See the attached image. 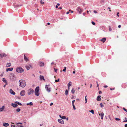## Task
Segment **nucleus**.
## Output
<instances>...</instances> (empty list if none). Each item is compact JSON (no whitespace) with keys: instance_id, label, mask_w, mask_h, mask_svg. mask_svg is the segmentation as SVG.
I'll return each mask as SVG.
<instances>
[{"instance_id":"obj_54","label":"nucleus","mask_w":127,"mask_h":127,"mask_svg":"<svg viewBox=\"0 0 127 127\" xmlns=\"http://www.w3.org/2000/svg\"><path fill=\"white\" fill-rule=\"evenodd\" d=\"M118 27L119 28H120L121 27V25H119L118 26Z\"/></svg>"},{"instance_id":"obj_59","label":"nucleus","mask_w":127,"mask_h":127,"mask_svg":"<svg viewBox=\"0 0 127 127\" xmlns=\"http://www.w3.org/2000/svg\"><path fill=\"white\" fill-rule=\"evenodd\" d=\"M69 11H68L66 12V13L67 14H69Z\"/></svg>"},{"instance_id":"obj_11","label":"nucleus","mask_w":127,"mask_h":127,"mask_svg":"<svg viewBox=\"0 0 127 127\" xmlns=\"http://www.w3.org/2000/svg\"><path fill=\"white\" fill-rule=\"evenodd\" d=\"M101 96L100 95H99L98 96L97 98V100L98 101H99L101 100Z\"/></svg>"},{"instance_id":"obj_34","label":"nucleus","mask_w":127,"mask_h":127,"mask_svg":"<svg viewBox=\"0 0 127 127\" xmlns=\"http://www.w3.org/2000/svg\"><path fill=\"white\" fill-rule=\"evenodd\" d=\"M100 105L101 107H102L104 106V105L102 103H101L100 104Z\"/></svg>"},{"instance_id":"obj_46","label":"nucleus","mask_w":127,"mask_h":127,"mask_svg":"<svg viewBox=\"0 0 127 127\" xmlns=\"http://www.w3.org/2000/svg\"><path fill=\"white\" fill-rule=\"evenodd\" d=\"M54 70H55V72H56V71H57V69H56V68H54Z\"/></svg>"},{"instance_id":"obj_60","label":"nucleus","mask_w":127,"mask_h":127,"mask_svg":"<svg viewBox=\"0 0 127 127\" xmlns=\"http://www.w3.org/2000/svg\"><path fill=\"white\" fill-rule=\"evenodd\" d=\"M21 6V5H18L17 6H16V7H18Z\"/></svg>"},{"instance_id":"obj_61","label":"nucleus","mask_w":127,"mask_h":127,"mask_svg":"<svg viewBox=\"0 0 127 127\" xmlns=\"http://www.w3.org/2000/svg\"><path fill=\"white\" fill-rule=\"evenodd\" d=\"M58 8V6L57 5H56V8Z\"/></svg>"},{"instance_id":"obj_51","label":"nucleus","mask_w":127,"mask_h":127,"mask_svg":"<svg viewBox=\"0 0 127 127\" xmlns=\"http://www.w3.org/2000/svg\"><path fill=\"white\" fill-rule=\"evenodd\" d=\"M98 93H99V94H101L102 93V92L101 91H99V92Z\"/></svg>"},{"instance_id":"obj_56","label":"nucleus","mask_w":127,"mask_h":127,"mask_svg":"<svg viewBox=\"0 0 127 127\" xmlns=\"http://www.w3.org/2000/svg\"><path fill=\"white\" fill-rule=\"evenodd\" d=\"M125 127H127V124H126L125 125Z\"/></svg>"},{"instance_id":"obj_41","label":"nucleus","mask_w":127,"mask_h":127,"mask_svg":"<svg viewBox=\"0 0 127 127\" xmlns=\"http://www.w3.org/2000/svg\"><path fill=\"white\" fill-rule=\"evenodd\" d=\"M59 79H58L57 80H55V81L57 82H59Z\"/></svg>"},{"instance_id":"obj_29","label":"nucleus","mask_w":127,"mask_h":127,"mask_svg":"<svg viewBox=\"0 0 127 127\" xmlns=\"http://www.w3.org/2000/svg\"><path fill=\"white\" fill-rule=\"evenodd\" d=\"M16 110L17 112H19L20 111L21 109L20 108H18L16 109Z\"/></svg>"},{"instance_id":"obj_17","label":"nucleus","mask_w":127,"mask_h":127,"mask_svg":"<svg viewBox=\"0 0 127 127\" xmlns=\"http://www.w3.org/2000/svg\"><path fill=\"white\" fill-rule=\"evenodd\" d=\"M11 105L14 107H16L18 106V105L17 104L15 103H12Z\"/></svg>"},{"instance_id":"obj_62","label":"nucleus","mask_w":127,"mask_h":127,"mask_svg":"<svg viewBox=\"0 0 127 127\" xmlns=\"http://www.w3.org/2000/svg\"><path fill=\"white\" fill-rule=\"evenodd\" d=\"M50 23H47V25H50Z\"/></svg>"},{"instance_id":"obj_36","label":"nucleus","mask_w":127,"mask_h":127,"mask_svg":"<svg viewBox=\"0 0 127 127\" xmlns=\"http://www.w3.org/2000/svg\"><path fill=\"white\" fill-rule=\"evenodd\" d=\"M87 96H85V101H86L85 103H86L87 102V98H86Z\"/></svg>"},{"instance_id":"obj_55","label":"nucleus","mask_w":127,"mask_h":127,"mask_svg":"<svg viewBox=\"0 0 127 127\" xmlns=\"http://www.w3.org/2000/svg\"><path fill=\"white\" fill-rule=\"evenodd\" d=\"M62 9V7H60L58 9Z\"/></svg>"},{"instance_id":"obj_39","label":"nucleus","mask_w":127,"mask_h":127,"mask_svg":"<svg viewBox=\"0 0 127 127\" xmlns=\"http://www.w3.org/2000/svg\"><path fill=\"white\" fill-rule=\"evenodd\" d=\"M115 120L116 121H119L120 120V119H119V118H115Z\"/></svg>"},{"instance_id":"obj_64","label":"nucleus","mask_w":127,"mask_h":127,"mask_svg":"<svg viewBox=\"0 0 127 127\" xmlns=\"http://www.w3.org/2000/svg\"><path fill=\"white\" fill-rule=\"evenodd\" d=\"M43 125V124H40V126H42Z\"/></svg>"},{"instance_id":"obj_19","label":"nucleus","mask_w":127,"mask_h":127,"mask_svg":"<svg viewBox=\"0 0 127 127\" xmlns=\"http://www.w3.org/2000/svg\"><path fill=\"white\" fill-rule=\"evenodd\" d=\"M3 126L5 127L8 126H9V124L8 123H4L3 124Z\"/></svg>"},{"instance_id":"obj_24","label":"nucleus","mask_w":127,"mask_h":127,"mask_svg":"<svg viewBox=\"0 0 127 127\" xmlns=\"http://www.w3.org/2000/svg\"><path fill=\"white\" fill-rule=\"evenodd\" d=\"M2 80L3 82H4L7 84V81L5 78H3L2 79Z\"/></svg>"},{"instance_id":"obj_58","label":"nucleus","mask_w":127,"mask_h":127,"mask_svg":"<svg viewBox=\"0 0 127 127\" xmlns=\"http://www.w3.org/2000/svg\"><path fill=\"white\" fill-rule=\"evenodd\" d=\"M73 74H74L75 73V70L74 71H73Z\"/></svg>"},{"instance_id":"obj_12","label":"nucleus","mask_w":127,"mask_h":127,"mask_svg":"<svg viewBox=\"0 0 127 127\" xmlns=\"http://www.w3.org/2000/svg\"><path fill=\"white\" fill-rule=\"evenodd\" d=\"M39 78L41 80H42L43 79L44 81H45V79H44V77L43 76L40 75V76Z\"/></svg>"},{"instance_id":"obj_30","label":"nucleus","mask_w":127,"mask_h":127,"mask_svg":"<svg viewBox=\"0 0 127 127\" xmlns=\"http://www.w3.org/2000/svg\"><path fill=\"white\" fill-rule=\"evenodd\" d=\"M17 127H24V126H23L19 125H17Z\"/></svg>"},{"instance_id":"obj_13","label":"nucleus","mask_w":127,"mask_h":127,"mask_svg":"<svg viewBox=\"0 0 127 127\" xmlns=\"http://www.w3.org/2000/svg\"><path fill=\"white\" fill-rule=\"evenodd\" d=\"M24 60L28 62L29 61L28 58H27V57L25 56V55H24Z\"/></svg>"},{"instance_id":"obj_9","label":"nucleus","mask_w":127,"mask_h":127,"mask_svg":"<svg viewBox=\"0 0 127 127\" xmlns=\"http://www.w3.org/2000/svg\"><path fill=\"white\" fill-rule=\"evenodd\" d=\"M58 121L62 124H64L63 121L61 119H58Z\"/></svg>"},{"instance_id":"obj_8","label":"nucleus","mask_w":127,"mask_h":127,"mask_svg":"<svg viewBox=\"0 0 127 127\" xmlns=\"http://www.w3.org/2000/svg\"><path fill=\"white\" fill-rule=\"evenodd\" d=\"M25 95V91L22 90L20 93V95L21 96H23Z\"/></svg>"},{"instance_id":"obj_48","label":"nucleus","mask_w":127,"mask_h":127,"mask_svg":"<svg viewBox=\"0 0 127 127\" xmlns=\"http://www.w3.org/2000/svg\"><path fill=\"white\" fill-rule=\"evenodd\" d=\"M17 123V124H20V125H22L23 124L22 123H20V122L18 123Z\"/></svg>"},{"instance_id":"obj_52","label":"nucleus","mask_w":127,"mask_h":127,"mask_svg":"<svg viewBox=\"0 0 127 127\" xmlns=\"http://www.w3.org/2000/svg\"><path fill=\"white\" fill-rule=\"evenodd\" d=\"M53 103H50V106H52V105H53Z\"/></svg>"},{"instance_id":"obj_6","label":"nucleus","mask_w":127,"mask_h":127,"mask_svg":"<svg viewBox=\"0 0 127 127\" xmlns=\"http://www.w3.org/2000/svg\"><path fill=\"white\" fill-rule=\"evenodd\" d=\"M33 92L34 91L31 89H30L28 90V94L29 95H32Z\"/></svg>"},{"instance_id":"obj_45","label":"nucleus","mask_w":127,"mask_h":127,"mask_svg":"<svg viewBox=\"0 0 127 127\" xmlns=\"http://www.w3.org/2000/svg\"><path fill=\"white\" fill-rule=\"evenodd\" d=\"M75 101V100H72V105L74 104V103Z\"/></svg>"},{"instance_id":"obj_35","label":"nucleus","mask_w":127,"mask_h":127,"mask_svg":"<svg viewBox=\"0 0 127 127\" xmlns=\"http://www.w3.org/2000/svg\"><path fill=\"white\" fill-rule=\"evenodd\" d=\"M66 67H64V69H63V71L64 72H65L66 71Z\"/></svg>"},{"instance_id":"obj_25","label":"nucleus","mask_w":127,"mask_h":127,"mask_svg":"<svg viewBox=\"0 0 127 127\" xmlns=\"http://www.w3.org/2000/svg\"><path fill=\"white\" fill-rule=\"evenodd\" d=\"M71 92L73 94H74L75 92V90L73 88L71 90Z\"/></svg>"},{"instance_id":"obj_37","label":"nucleus","mask_w":127,"mask_h":127,"mask_svg":"<svg viewBox=\"0 0 127 127\" xmlns=\"http://www.w3.org/2000/svg\"><path fill=\"white\" fill-rule=\"evenodd\" d=\"M109 30L110 31H111L112 30V29L110 26L109 27Z\"/></svg>"},{"instance_id":"obj_63","label":"nucleus","mask_w":127,"mask_h":127,"mask_svg":"<svg viewBox=\"0 0 127 127\" xmlns=\"http://www.w3.org/2000/svg\"><path fill=\"white\" fill-rule=\"evenodd\" d=\"M57 5H58V6H59V5H60V4H59V3H57Z\"/></svg>"},{"instance_id":"obj_28","label":"nucleus","mask_w":127,"mask_h":127,"mask_svg":"<svg viewBox=\"0 0 127 127\" xmlns=\"http://www.w3.org/2000/svg\"><path fill=\"white\" fill-rule=\"evenodd\" d=\"M26 68L27 69V70H29L30 69V67L26 65L25 66Z\"/></svg>"},{"instance_id":"obj_32","label":"nucleus","mask_w":127,"mask_h":127,"mask_svg":"<svg viewBox=\"0 0 127 127\" xmlns=\"http://www.w3.org/2000/svg\"><path fill=\"white\" fill-rule=\"evenodd\" d=\"M68 90H65V94L66 95H67L68 94Z\"/></svg>"},{"instance_id":"obj_42","label":"nucleus","mask_w":127,"mask_h":127,"mask_svg":"<svg viewBox=\"0 0 127 127\" xmlns=\"http://www.w3.org/2000/svg\"><path fill=\"white\" fill-rule=\"evenodd\" d=\"M72 105H73V108L75 110L76 109V108L75 107V106H74V104H73Z\"/></svg>"},{"instance_id":"obj_22","label":"nucleus","mask_w":127,"mask_h":127,"mask_svg":"<svg viewBox=\"0 0 127 127\" xmlns=\"http://www.w3.org/2000/svg\"><path fill=\"white\" fill-rule=\"evenodd\" d=\"M71 82H69V83H68V90H69V87L70 86H71V85L70 84L71 83Z\"/></svg>"},{"instance_id":"obj_47","label":"nucleus","mask_w":127,"mask_h":127,"mask_svg":"<svg viewBox=\"0 0 127 127\" xmlns=\"http://www.w3.org/2000/svg\"><path fill=\"white\" fill-rule=\"evenodd\" d=\"M119 12H117V16L118 17H119Z\"/></svg>"},{"instance_id":"obj_53","label":"nucleus","mask_w":127,"mask_h":127,"mask_svg":"<svg viewBox=\"0 0 127 127\" xmlns=\"http://www.w3.org/2000/svg\"><path fill=\"white\" fill-rule=\"evenodd\" d=\"M11 127H15V125H12L11 126Z\"/></svg>"},{"instance_id":"obj_7","label":"nucleus","mask_w":127,"mask_h":127,"mask_svg":"<svg viewBox=\"0 0 127 127\" xmlns=\"http://www.w3.org/2000/svg\"><path fill=\"white\" fill-rule=\"evenodd\" d=\"M77 10L79 12L80 14H81V12L83 11V10L80 7H78L77 9Z\"/></svg>"},{"instance_id":"obj_27","label":"nucleus","mask_w":127,"mask_h":127,"mask_svg":"<svg viewBox=\"0 0 127 127\" xmlns=\"http://www.w3.org/2000/svg\"><path fill=\"white\" fill-rule=\"evenodd\" d=\"M11 65V64L10 63H7L6 66L7 67H10Z\"/></svg>"},{"instance_id":"obj_1","label":"nucleus","mask_w":127,"mask_h":127,"mask_svg":"<svg viewBox=\"0 0 127 127\" xmlns=\"http://www.w3.org/2000/svg\"><path fill=\"white\" fill-rule=\"evenodd\" d=\"M19 86L22 88L24 87L26 85V82L23 80L21 79L19 81Z\"/></svg>"},{"instance_id":"obj_31","label":"nucleus","mask_w":127,"mask_h":127,"mask_svg":"<svg viewBox=\"0 0 127 127\" xmlns=\"http://www.w3.org/2000/svg\"><path fill=\"white\" fill-rule=\"evenodd\" d=\"M90 112L92 113L93 114H94V111L93 110H91Z\"/></svg>"},{"instance_id":"obj_38","label":"nucleus","mask_w":127,"mask_h":127,"mask_svg":"<svg viewBox=\"0 0 127 127\" xmlns=\"http://www.w3.org/2000/svg\"><path fill=\"white\" fill-rule=\"evenodd\" d=\"M40 3L41 4H43L44 3V2H43L42 0H41L40 1Z\"/></svg>"},{"instance_id":"obj_3","label":"nucleus","mask_w":127,"mask_h":127,"mask_svg":"<svg viewBox=\"0 0 127 127\" xmlns=\"http://www.w3.org/2000/svg\"><path fill=\"white\" fill-rule=\"evenodd\" d=\"M39 87L38 86L36 87L35 90V95L38 96L39 95Z\"/></svg>"},{"instance_id":"obj_10","label":"nucleus","mask_w":127,"mask_h":127,"mask_svg":"<svg viewBox=\"0 0 127 127\" xmlns=\"http://www.w3.org/2000/svg\"><path fill=\"white\" fill-rule=\"evenodd\" d=\"M9 92L11 94L14 95L15 94V93L12 89H10Z\"/></svg>"},{"instance_id":"obj_50","label":"nucleus","mask_w":127,"mask_h":127,"mask_svg":"<svg viewBox=\"0 0 127 127\" xmlns=\"http://www.w3.org/2000/svg\"><path fill=\"white\" fill-rule=\"evenodd\" d=\"M94 13H97V12L95 10H94Z\"/></svg>"},{"instance_id":"obj_20","label":"nucleus","mask_w":127,"mask_h":127,"mask_svg":"<svg viewBox=\"0 0 127 127\" xmlns=\"http://www.w3.org/2000/svg\"><path fill=\"white\" fill-rule=\"evenodd\" d=\"M39 65L40 66H44V63L43 62H40L39 63Z\"/></svg>"},{"instance_id":"obj_16","label":"nucleus","mask_w":127,"mask_h":127,"mask_svg":"<svg viewBox=\"0 0 127 127\" xmlns=\"http://www.w3.org/2000/svg\"><path fill=\"white\" fill-rule=\"evenodd\" d=\"M0 55L2 57H6L7 56L6 54H5L4 53H2L1 54H0Z\"/></svg>"},{"instance_id":"obj_43","label":"nucleus","mask_w":127,"mask_h":127,"mask_svg":"<svg viewBox=\"0 0 127 127\" xmlns=\"http://www.w3.org/2000/svg\"><path fill=\"white\" fill-rule=\"evenodd\" d=\"M92 24L93 25H95V23L93 21H92Z\"/></svg>"},{"instance_id":"obj_15","label":"nucleus","mask_w":127,"mask_h":127,"mask_svg":"<svg viewBox=\"0 0 127 127\" xmlns=\"http://www.w3.org/2000/svg\"><path fill=\"white\" fill-rule=\"evenodd\" d=\"M99 116H101V119H103V117L104 116V113L103 112H102L101 113H100L99 114Z\"/></svg>"},{"instance_id":"obj_4","label":"nucleus","mask_w":127,"mask_h":127,"mask_svg":"<svg viewBox=\"0 0 127 127\" xmlns=\"http://www.w3.org/2000/svg\"><path fill=\"white\" fill-rule=\"evenodd\" d=\"M24 71V69L20 67L17 68L16 69V71L19 73H22Z\"/></svg>"},{"instance_id":"obj_2","label":"nucleus","mask_w":127,"mask_h":127,"mask_svg":"<svg viewBox=\"0 0 127 127\" xmlns=\"http://www.w3.org/2000/svg\"><path fill=\"white\" fill-rule=\"evenodd\" d=\"M10 80L12 81H14L16 79V77L13 73H11L10 74Z\"/></svg>"},{"instance_id":"obj_18","label":"nucleus","mask_w":127,"mask_h":127,"mask_svg":"<svg viewBox=\"0 0 127 127\" xmlns=\"http://www.w3.org/2000/svg\"><path fill=\"white\" fill-rule=\"evenodd\" d=\"M13 68H9L6 69V71H12L13 70Z\"/></svg>"},{"instance_id":"obj_5","label":"nucleus","mask_w":127,"mask_h":127,"mask_svg":"<svg viewBox=\"0 0 127 127\" xmlns=\"http://www.w3.org/2000/svg\"><path fill=\"white\" fill-rule=\"evenodd\" d=\"M45 88L46 91L48 92H50L51 91V88L50 87L49 85H46Z\"/></svg>"},{"instance_id":"obj_44","label":"nucleus","mask_w":127,"mask_h":127,"mask_svg":"<svg viewBox=\"0 0 127 127\" xmlns=\"http://www.w3.org/2000/svg\"><path fill=\"white\" fill-rule=\"evenodd\" d=\"M125 119H126V120L124 121L123 122H127V118L126 117V118H125Z\"/></svg>"},{"instance_id":"obj_14","label":"nucleus","mask_w":127,"mask_h":127,"mask_svg":"<svg viewBox=\"0 0 127 127\" xmlns=\"http://www.w3.org/2000/svg\"><path fill=\"white\" fill-rule=\"evenodd\" d=\"M106 38H103L102 39H101L100 41H101L102 42L104 43L106 41Z\"/></svg>"},{"instance_id":"obj_57","label":"nucleus","mask_w":127,"mask_h":127,"mask_svg":"<svg viewBox=\"0 0 127 127\" xmlns=\"http://www.w3.org/2000/svg\"><path fill=\"white\" fill-rule=\"evenodd\" d=\"M110 90H114V88H113V89H112V88H110Z\"/></svg>"},{"instance_id":"obj_21","label":"nucleus","mask_w":127,"mask_h":127,"mask_svg":"<svg viewBox=\"0 0 127 127\" xmlns=\"http://www.w3.org/2000/svg\"><path fill=\"white\" fill-rule=\"evenodd\" d=\"M27 105L32 106L33 105V103L32 102H30L29 103H28L27 104Z\"/></svg>"},{"instance_id":"obj_23","label":"nucleus","mask_w":127,"mask_h":127,"mask_svg":"<svg viewBox=\"0 0 127 127\" xmlns=\"http://www.w3.org/2000/svg\"><path fill=\"white\" fill-rule=\"evenodd\" d=\"M4 109V106H3L1 108H0V111H2Z\"/></svg>"},{"instance_id":"obj_49","label":"nucleus","mask_w":127,"mask_h":127,"mask_svg":"<svg viewBox=\"0 0 127 127\" xmlns=\"http://www.w3.org/2000/svg\"><path fill=\"white\" fill-rule=\"evenodd\" d=\"M107 87H108V86H107V85H105V86H103L104 87V88H106Z\"/></svg>"},{"instance_id":"obj_33","label":"nucleus","mask_w":127,"mask_h":127,"mask_svg":"<svg viewBox=\"0 0 127 127\" xmlns=\"http://www.w3.org/2000/svg\"><path fill=\"white\" fill-rule=\"evenodd\" d=\"M61 118L63 119H66V117L65 116H63L61 117Z\"/></svg>"},{"instance_id":"obj_26","label":"nucleus","mask_w":127,"mask_h":127,"mask_svg":"<svg viewBox=\"0 0 127 127\" xmlns=\"http://www.w3.org/2000/svg\"><path fill=\"white\" fill-rule=\"evenodd\" d=\"M15 103H16L18 104L19 105H22V104H21V103H19V102H18V101H16L15 102Z\"/></svg>"},{"instance_id":"obj_40","label":"nucleus","mask_w":127,"mask_h":127,"mask_svg":"<svg viewBox=\"0 0 127 127\" xmlns=\"http://www.w3.org/2000/svg\"><path fill=\"white\" fill-rule=\"evenodd\" d=\"M123 110H124V111H125L127 112V110L125 108L123 107Z\"/></svg>"}]
</instances>
